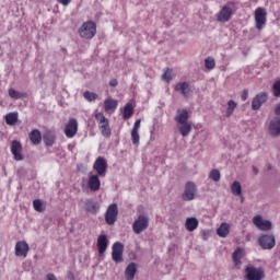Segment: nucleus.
<instances>
[{"label":"nucleus","mask_w":280,"mask_h":280,"mask_svg":"<svg viewBox=\"0 0 280 280\" xmlns=\"http://www.w3.org/2000/svg\"><path fill=\"white\" fill-rule=\"evenodd\" d=\"M58 3H61V5H68L71 3V0H58Z\"/></svg>","instance_id":"46"},{"label":"nucleus","mask_w":280,"mask_h":280,"mask_svg":"<svg viewBox=\"0 0 280 280\" xmlns=\"http://www.w3.org/2000/svg\"><path fill=\"white\" fill-rule=\"evenodd\" d=\"M182 198L186 202H189L196 198V184L194 182L186 183Z\"/></svg>","instance_id":"11"},{"label":"nucleus","mask_w":280,"mask_h":280,"mask_svg":"<svg viewBox=\"0 0 280 280\" xmlns=\"http://www.w3.org/2000/svg\"><path fill=\"white\" fill-rule=\"evenodd\" d=\"M95 119L98 124V128L101 130V135L105 137V139H109L110 137V125L108 124V120L106 116H104L103 113H96Z\"/></svg>","instance_id":"4"},{"label":"nucleus","mask_w":280,"mask_h":280,"mask_svg":"<svg viewBox=\"0 0 280 280\" xmlns=\"http://www.w3.org/2000/svg\"><path fill=\"white\" fill-rule=\"evenodd\" d=\"M241 198V202H244V195H242L241 192V196H238Z\"/></svg>","instance_id":"49"},{"label":"nucleus","mask_w":280,"mask_h":280,"mask_svg":"<svg viewBox=\"0 0 280 280\" xmlns=\"http://www.w3.org/2000/svg\"><path fill=\"white\" fill-rule=\"evenodd\" d=\"M258 244L262 250H272L275 248L277 241L275 240V234H264L259 236Z\"/></svg>","instance_id":"6"},{"label":"nucleus","mask_w":280,"mask_h":280,"mask_svg":"<svg viewBox=\"0 0 280 280\" xmlns=\"http://www.w3.org/2000/svg\"><path fill=\"white\" fill-rule=\"evenodd\" d=\"M88 185L91 191H100V187H102V182H100V175H93L90 173Z\"/></svg>","instance_id":"18"},{"label":"nucleus","mask_w":280,"mask_h":280,"mask_svg":"<svg viewBox=\"0 0 280 280\" xmlns=\"http://www.w3.org/2000/svg\"><path fill=\"white\" fill-rule=\"evenodd\" d=\"M139 128H141V119L136 120L132 130L139 131Z\"/></svg>","instance_id":"43"},{"label":"nucleus","mask_w":280,"mask_h":280,"mask_svg":"<svg viewBox=\"0 0 280 280\" xmlns=\"http://www.w3.org/2000/svg\"><path fill=\"white\" fill-rule=\"evenodd\" d=\"M150 226V218L140 214L132 223V231L136 235H141Z\"/></svg>","instance_id":"3"},{"label":"nucleus","mask_w":280,"mask_h":280,"mask_svg":"<svg viewBox=\"0 0 280 280\" xmlns=\"http://www.w3.org/2000/svg\"><path fill=\"white\" fill-rule=\"evenodd\" d=\"M175 73H174V70L167 68L164 73L162 74V80H164V82H172V80H174L175 78Z\"/></svg>","instance_id":"32"},{"label":"nucleus","mask_w":280,"mask_h":280,"mask_svg":"<svg viewBox=\"0 0 280 280\" xmlns=\"http://www.w3.org/2000/svg\"><path fill=\"white\" fill-rule=\"evenodd\" d=\"M9 97H12V100H21V97H25V93H21L14 89H10Z\"/></svg>","instance_id":"36"},{"label":"nucleus","mask_w":280,"mask_h":280,"mask_svg":"<svg viewBox=\"0 0 280 280\" xmlns=\"http://www.w3.org/2000/svg\"><path fill=\"white\" fill-rule=\"evenodd\" d=\"M65 135L68 139H73L78 135V120L75 118H70L65 127Z\"/></svg>","instance_id":"12"},{"label":"nucleus","mask_w":280,"mask_h":280,"mask_svg":"<svg viewBox=\"0 0 280 280\" xmlns=\"http://www.w3.org/2000/svg\"><path fill=\"white\" fill-rule=\"evenodd\" d=\"M27 253H30V245L25 241H19L15 244V256L16 257H27Z\"/></svg>","instance_id":"16"},{"label":"nucleus","mask_w":280,"mask_h":280,"mask_svg":"<svg viewBox=\"0 0 280 280\" xmlns=\"http://www.w3.org/2000/svg\"><path fill=\"white\" fill-rule=\"evenodd\" d=\"M174 120L177 124V128L182 137H189V133L191 132V122H189V112L183 108L177 109Z\"/></svg>","instance_id":"1"},{"label":"nucleus","mask_w":280,"mask_h":280,"mask_svg":"<svg viewBox=\"0 0 280 280\" xmlns=\"http://www.w3.org/2000/svg\"><path fill=\"white\" fill-rule=\"evenodd\" d=\"M253 172L254 174H259V168H257L256 166H253Z\"/></svg>","instance_id":"48"},{"label":"nucleus","mask_w":280,"mask_h":280,"mask_svg":"<svg viewBox=\"0 0 280 280\" xmlns=\"http://www.w3.org/2000/svg\"><path fill=\"white\" fill-rule=\"evenodd\" d=\"M209 178H211V180H213L214 183H218L221 178L220 171L212 170L209 174Z\"/></svg>","instance_id":"39"},{"label":"nucleus","mask_w":280,"mask_h":280,"mask_svg":"<svg viewBox=\"0 0 280 280\" xmlns=\"http://www.w3.org/2000/svg\"><path fill=\"white\" fill-rule=\"evenodd\" d=\"M243 257H244V249H242L241 247H237L236 250L232 254V259L235 266L242 265Z\"/></svg>","instance_id":"24"},{"label":"nucleus","mask_w":280,"mask_h":280,"mask_svg":"<svg viewBox=\"0 0 280 280\" xmlns=\"http://www.w3.org/2000/svg\"><path fill=\"white\" fill-rule=\"evenodd\" d=\"M242 102H246L248 100V90H243L242 95H241Z\"/></svg>","instance_id":"42"},{"label":"nucleus","mask_w":280,"mask_h":280,"mask_svg":"<svg viewBox=\"0 0 280 280\" xmlns=\"http://www.w3.org/2000/svg\"><path fill=\"white\" fill-rule=\"evenodd\" d=\"M235 108H237V103H235V101L231 100L228 102V108L225 112V117H231V115H233V112L235 110Z\"/></svg>","instance_id":"34"},{"label":"nucleus","mask_w":280,"mask_h":280,"mask_svg":"<svg viewBox=\"0 0 280 280\" xmlns=\"http://www.w3.org/2000/svg\"><path fill=\"white\" fill-rule=\"evenodd\" d=\"M118 103L116 100L107 98L104 102V108L106 113H110V110L114 113L117 109Z\"/></svg>","instance_id":"25"},{"label":"nucleus","mask_w":280,"mask_h":280,"mask_svg":"<svg viewBox=\"0 0 280 280\" xmlns=\"http://www.w3.org/2000/svg\"><path fill=\"white\" fill-rule=\"evenodd\" d=\"M93 170L96 171V174L104 178L106 176V172L108 170V162H106V159L100 156L95 160L93 164Z\"/></svg>","instance_id":"9"},{"label":"nucleus","mask_w":280,"mask_h":280,"mask_svg":"<svg viewBox=\"0 0 280 280\" xmlns=\"http://www.w3.org/2000/svg\"><path fill=\"white\" fill-rule=\"evenodd\" d=\"M175 91H180L182 95H184V97H187V95H189V83H178L177 85H175Z\"/></svg>","instance_id":"29"},{"label":"nucleus","mask_w":280,"mask_h":280,"mask_svg":"<svg viewBox=\"0 0 280 280\" xmlns=\"http://www.w3.org/2000/svg\"><path fill=\"white\" fill-rule=\"evenodd\" d=\"M206 69H215V59L208 57L205 59Z\"/></svg>","instance_id":"38"},{"label":"nucleus","mask_w":280,"mask_h":280,"mask_svg":"<svg viewBox=\"0 0 280 280\" xmlns=\"http://www.w3.org/2000/svg\"><path fill=\"white\" fill-rule=\"evenodd\" d=\"M46 280H58V278H56V275H54V273H48L46 276Z\"/></svg>","instance_id":"44"},{"label":"nucleus","mask_w":280,"mask_h":280,"mask_svg":"<svg viewBox=\"0 0 280 280\" xmlns=\"http://www.w3.org/2000/svg\"><path fill=\"white\" fill-rule=\"evenodd\" d=\"M268 101V93L260 92L252 101V110H259L261 105Z\"/></svg>","instance_id":"15"},{"label":"nucleus","mask_w":280,"mask_h":280,"mask_svg":"<svg viewBox=\"0 0 280 280\" xmlns=\"http://www.w3.org/2000/svg\"><path fill=\"white\" fill-rule=\"evenodd\" d=\"M23 150V147L21 145V142L18 140H13L11 142V153L13 154L15 161H23V154H21Z\"/></svg>","instance_id":"17"},{"label":"nucleus","mask_w":280,"mask_h":280,"mask_svg":"<svg viewBox=\"0 0 280 280\" xmlns=\"http://www.w3.org/2000/svg\"><path fill=\"white\" fill-rule=\"evenodd\" d=\"M112 259L115 264H121L124 261V245L116 242L112 246Z\"/></svg>","instance_id":"10"},{"label":"nucleus","mask_w":280,"mask_h":280,"mask_svg":"<svg viewBox=\"0 0 280 280\" xmlns=\"http://www.w3.org/2000/svg\"><path fill=\"white\" fill-rule=\"evenodd\" d=\"M273 95L275 97H280V81L273 84Z\"/></svg>","instance_id":"41"},{"label":"nucleus","mask_w":280,"mask_h":280,"mask_svg":"<svg viewBox=\"0 0 280 280\" xmlns=\"http://www.w3.org/2000/svg\"><path fill=\"white\" fill-rule=\"evenodd\" d=\"M139 139H140L139 131L132 129L131 130V141H132L133 145H139Z\"/></svg>","instance_id":"40"},{"label":"nucleus","mask_w":280,"mask_h":280,"mask_svg":"<svg viewBox=\"0 0 280 280\" xmlns=\"http://www.w3.org/2000/svg\"><path fill=\"white\" fill-rule=\"evenodd\" d=\"M119 214V209L117 208L116 203H112L108 206L105 212V222L109 226H113L115 222H117V215Z\"/></svg>","instance_id":"7"},{"label":"nucleus","mask_w":280,"mask_h":280,"mask_svg":"<svg viewBox=\"0 0 280 280\" xmlns=\"http://www.w3.org/2000/svg\"><path fill=\"white\" fill-rule=\"evenodd\" d=\"M230 229H231V226L229 225V223H222L217 229V235H219V237H226V235H229Z\"/></svg>","instance_id":"30"},{"label":"nucleus","mask_w":280,"mask_h":280,"mask_svg":"<svg viewBox=\"0 0 280 280\" xmlns=\"http://www.w3.org/2000/svg\"><path fill=\"white\" fill-rule=\"evenodd\" d=\"M253 222L259 231H272V222L264 220L261 215L254 217Z\"/></svg>","instance_id":"14"},{"label":"nucleus","mask_w":280,"mask_h":280,"mask_svg":"<svg viewBox=\"0 0 280 280\" xmlns=\"http://www.w3.org/2000/svg\"><path fill=\"white\" fill-rule=\"evenodd\" d=\"M33 208L35 209V211H37L38 213H43V211H45V203L40 200V199H35L33 201Z\"/></svg>","instance_id":"35"},{"label":"nucleus","mask_w":280,"mask_h":280,"mask_svg":"<svg viewBox=\"0 0 280 280\" xmlns=\"http://www.w3.org/2000/svg\"><path fill=\"white\" fill-rule=\"evenodd\" d=\"M16 121H19V113H9L5 115V124L8 126H16Z\"/></svg>","instance_id":"27"},{"label":"nucleus","mask_w":280,"mask_h":280,"mask_svg":"<svg viewBox=\"0 0 280 280\" xmlns=\"http://www.w3.org/2000/svg\"><path fill=\"white\" fill-rule=\"evenodd\" d=\"M83 97L84 100H86L88 102H95V100H97V94L94 92H90V91H85L83 93Z\"/></svg>","instance_id":"37"},{"label":"nucleus","mask_w":280,"mask_h":280,"mask_svg":"<svg viewBox=\"0 0 280 280\" xmlns=\"http://www.w3.org/2000/svg\"><path fill=\"white\" fill-rule=\"evenodd\" d=\"M117 84H119V82L117 81V79H112L109 81V86H117Z\"/></svg>","instance_id":"45"},{"label":"nucleus","mask_w":280,"mask_h":280,"mask_svg":"<svg viewBox=\"0 0 280 280\" xmlns=\"http://www.w3.org/2000/svg\"><path fill=\"white\" fill-rule=\"evenodd\" d=\"M133 113H135V107L132 106V104L127 103L124 107L122 119H130Z\"/></svg>","instance_id":"31"},{"label":"nucleus","mask_w":280,"mask_h":280,"mask_svg":"<svg viewBox=\"0 0 280 280\" xmlns=\"http://www.w3.org/2000/svg\"><path fill=\"white\" fill-rule=\"evenodd\" d=\"M265 277L266 273L261 267L257 268L249 265L245 268L246 280H262Z\"/></svg>","instance_id":"5"},{"label":"nucleus","mask_w":280,"mask_h":280,"mask_svg":"<svg viewBox=\"0 0 280 280\" xmlns=\"http://www.w3.org/2000/svg\"><path fill=\"white\" fill-rule=\"evenodd\" d=\"M186 229L191 233L198 229V219L187 218L185 223Z\"/></svg>","instance_id":"26"},{"label":"nucleus","mask_w":280,"mask_h":280,"mask_svg":"<svg viewBox=\"0 0 280 280\" xmlns=\"http://www.w3.org/2000/svg\"><path fill=\"white\" fill-rule=\"evenodd\" d=\"M231 191L233 196H242V184L237 180L231 185Z\"/></svg>","instance_id":"33"},{"label":"nucleus","mask_w":280,"mask_h":280,"mask_svg":"<svg viewBox=\"0 0 280 280\" xmlns=\"http://www.w3.org/2000/svg\"><path fill=\"white\" fill-rule=\"evenodd\" d=\"M136 275L137 265L135 262H130L125 270V277L127 280H133Z\"/></svg>","instance_id":"22"},{"label":"nucleus","mask_w":280,"mask_h":280,"mask_svg":"<svg viewBox=\"0 0 280 280\" xmlns=\"http://www.w3.org/2000/svg\"><path fill=\"white\" fill-rule=\"evenodd\" d=\"M275 114L276 115H280V104H278L277 106H276V108H275Z\"/></svg>","instance_id":"47"},{"label":"nucleus","mask_w":280,"mask_h":280,"mask_svg":"<svg viewBox=\"0 0 280 280\" xmlns=\"http://www.w3.org/2000/svg\"><path fill=\"white\" fill-rule=\"evenodd\" d=\"M79 34L81 38H85V40H91V38H94L95 34H97V26L93 22H85L79 28Z\"/></svg>","instance_id":"2"},{"label":"nucleus","mask_w":280,"mask_h":280,"mask_svg":"<svg viewBox=\"0 0 280 280\" xmlns=\"http://www.w3.org/2000/svg\"><path fill=\"white\" fill-rule=\"evenodd\" d=\"M30 139L33 145H40V141H43V135H40L38 129H34L30 133Z\"/></svg>","instance_id":"23"},{"label":"nucleus","mask_w":280,"mask_h":280,"mask_svg":"<svg viewBox=\"0 0 280 280\" xmlns=\"http://www.w3.org/2000/svg\"><path fill=\"white\" fill-rule=\"evenodd\" d=\"M255 22L256 30H264V25H266V9L257 8L255 10Z\"/></svg>","instance_id":"13"},{"label":"nucleus","mask_w":280,"mask_h":280,"mask_svg":"<svg viewBox=\"0 0 280 280\" xmlns=\"http://www.w3.org/2000/svg\"><path fill=\"white\" fill-rule=\"evenodd\" d=\"M84 209L86 213H92V215H95V213L100 211V205H97V201L94 199H85Z\"/></svg>","instance_id":"19"},{"label":"nucleus","mask_w":280,"mask_h":280,"mask_svg":"<svg viewBox=\"0 0 280 280\" xmlns=\"http://www.w3.org/2000/svg\"><path fill=\"white\" fill-rule=\"evenodd\" d=\"M231 16H233V7H231V3H228L217 14V21L219 23H229Z\"/></svg>","instance_id":"8"},{"label":"nucleus","mask_w":280,"mask_h":280,"mask_svg":"<svg viewBox=\"0 0 280 280\" xmlns=\"http://www.w3.org/2000/svg\"><path fill=\"white\" fill-rule=\"evenodd\" d=\"M269 132L271 137H279L280 135V118H275L270 121Z\"/></svg>","instance_id":"21"},{"label":"nucleus","mask_w":280,"mask_h":280,"mask_svg":"<svg viewBox=\"0 0 280 280\" xmlns=\"http://www.w3.org/2000/svg\"><path fill=\"white\" fill-rule=\"evenodd\" d=\"M97 248L100 255H104L106 253V248H108V236L106 234H102L97 237Z\"/></svg>","instance_id":"20"},{"label":"nucleus","mask_w":280,"mask_h":280,"mask_svg":"<svg viewBox=\"0 0 280 280\" xmlns=\"http://www.w3.org/2000/svg\"><path fill=\"white\" fill-rule=\"evenodd\" d=\"M43 141L46 145H54V142L56 141V136L51 131H46L43 136Z\"/></svg>","instance_id":"28"}]
</instances>
